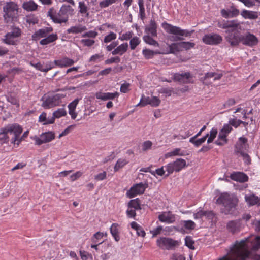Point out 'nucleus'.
Segmentation results:
<instances>
[{"mask_svg":"<svg viewBox=\"0 0 260 260\" xmlns=\"http://www.w3.org/2000/svg\"><path fill=\"white\" fill-rule=\"evenodd\" d=\"M249 241V238L240 241H236L231 247V256L229 257L226 255L219 260H246L250 255V252L246 244V242Z\"/></svg>","mask_w":260,"mask_h":260,"instance_id":"f257e3e1","label":"nucleus"},{"mask_svg":"<svg viewBox=\"0 0 260 260\" xmlns=\"http://www.w3.org/2000/svg\"><path fill=\"white\" fill-rule=\"evenodd\" d=\"M216 202L223 205L221 213L225 215H236V206L238 199L233 195L226 193L221 194L217 199Z\"/></svg>","mask_w":260,"mask_h":260,"instance_id":"f03ea898","label":"nucleus"},{"mask_svg":"<svg viewBox=\"0 0 260 260\" xmlns=\"http://www.w3.org/2000/svg\"><path fill=\"white\" fill-rule=\"evenodd\" d=\"M22 132V127L17 124H8L4 128H1L0 132V142L7 143L9 141V134L12 135V142L19 145L20 140H18L19 136Z\"/></svg>","mask_w":260,"mask_h":260,"instance_id":"7ed1b4c3","label":"nucleus"},{"mask_svg":"<svg viewBox=\"0 0 260 260\" xmlns=\"http://www.w3.org/2000/svg\"><path fill=\"white\" fill-rule=\"evenodd\" d=\"M74 9L70 5H63L58 12L54 8H50L48 11L47 16L50 17L54 23L61 24L66 23L68 21V13L70 12L72 13Z\"/></svg>","mask_w":260,"mask_h":260,"instance_id":"20e7f679","label":"nucleus"},{"mask_svg":"<svg viewBox=\"0 0 260 260\" xmlns=\"http://www.w3.org/2000/svg\"><path fill=\"white\" fill-rule=\"evenodd\" d=\"M162 27L167 33L174 35L170 39L172 41L174 42L182 41L184 39L183 37H189L194 31V30L182 29L179 27L173 26L166 22L162 23Z\"/></svg>","mask_w":260,"mask_h":260,"instance_id":"39448f33","label":"nucleus"},{"mask_svg":"<svg viewBox=\"0 0 260 260\" xmlns=\"http://www.w3.org/2000/svg\"><path fill=\"white\" fill-rule=\"evenodd\" d=\"M4 19L6 23H12L17 20L18 5L14 2L6 3L3 8Z\"/></svg>","mask_w":260,"mask_h":260,"instance_id":"423d86ee","label":"nucleus"},{"mask_svg":"<svg viewBox=\"0 0 260 260\" xmlns=\"http://www.w3.org/2000/svg\"><path fill=\"white\" fill-rule=\"evenodd\" d=\"M10 27L9 31L5 35L2 41L8 45H16V39L21 36V30L19 27L15 26L14 24L8 25V27Z\"/></svg>","mask_w":260,"mask_h":260,"instance_id":"0eeeda50","label":"nucleus"},{"mask_svg":"<svg viewBox=\"0 0 260 260\" xmlns=\"http://www.w3.org/2000/svg\"><path fill=\"white\" fill-rule=\"evenodd\" d=\"M65 95L61 93H57L53 95L42 97L41 101L43 102L42 106L45 109H49L57 106L61 103V99L65 97Z\"/></svg>","mask_w":260,"mask_h":260,"instance_id":"6e6552de","label":"nucleus"},{"mask_svg":"<svg viewBox=\"0 0 260 260\" xmlns=\"http://www.w3.org/2000/svg\"><path fill=\"white\" fill-rule=\"evenodd\" d=\"M186 165V161L182 158L177 159L175 161L168 164L165 166L167 173L165 177H167L170 174L173 173L174 171L179 172Z\"/></svg>","mask_w":260,"mask_h":260,"instance_id":"1a4fd4ad","label":"nucleus"},{"mask_svg":"<svg viewBox=\"0 0 260 260\" xmlns=\"http://www.w3.org/2000/svg\"><path fill=\"white\" fill-rule=\"evenodd\" d=\"M55 138V133L52 131H48L43 133L40 135V137L35 136L32 138L35 141V144L37 145H41L42 144L51 142Z\"/></svg>","mask_w":260,"mask_h":260,"instance_id":"9d476101","label":"nucleus"},{"mask_svg":"<svg viewBox=\"0 0 260 260\" xmlns=\"http://www.w3.org/2000/svg\"><path fill=\"white\" fill-rule=\"evenodd\" d=\"M236 30L233 29H227L225 32L228 34L225 36V40L230 44L232 47H236L239 45L241 42V35L239 34L238 32H235Z\"/></svg>","mask_w":260,"mask_h":260,"instance_id":"9b49d317","label":"nucleus"},{"mask_svg":"<svg viewBox=\"0 0 260 260\" xmlns=\"http://www.w3.org/2000/svg\"><path fill=\"white\" fill-rule=\"evenodd\" d=\"M156 242L158 246L168 250L172 249L178 244L177 241L166 237L158 239Z\"/></svg>","mask_w":260,"mask_h":260,"instance_id":"f8f14e48","label":"nucleus"},{"mask_svg":"<svg viewBox=\"0 0 260 260\" xmlns=\"http://www.w3.org/2000/svg\"><path fill=\"white\" fill-rule=\"evenodd\" d=\"M222 37L217 34H210L205 35L202 38L204 43L206 44L216 45L221 43Z\"/></svg>","mask_w":260,"mask_h":260,"instance_id":"ddd939ff","label":"nucleus"},{"mask_svg":"<svg viewBox=\"0 0 260 260\" xmlns=\"http://www.w3.org/2000/svg\"><path fill=\"white\" fill-rule=\"evenodd\" d=\"M146 188V186L143 183H140L136 184L131 188V189L127 191L126 194L127 196L130 198H133L138 194H143Z\"/></svg>","mask_w":260,"mask_h":260,"instance_id":"4468645a","label":"nucleus"},{"mask_svg":"<svg viewBox=\"0 0 260 260\" xmlns=\"http://www.w3.org/2000/svg\"><path fill=\"white\" fill-rule=\"evenodd\" d=\"M241 39L243 44L249 46L256 45L258 43V39L256 37L249 32L246 34L245 36L241 35Z\"/></svg>","mask_w":260,"mask_h":260,"instance_id":"2eb2a0df","label":"nucleus"},{"mask_svg":"<svg viewBox=\"0 0 260 260\" xmlns=\"http://www.w3.org/2000/svg\"><path fill=\"white\" fill-rule=\"evenodd\" d=\"M191 75L189 72L185 73H176L173 75L174 81L179 82L182 83H188L190 82V78Z\"/></svg>","mask_w":260,"mask_h":260,"instance_id":"dca6fc26","label":"nucleus"},{"mask_svg":"<svg viewBox=\"0 0 260 260\" xmlns=\"http://www.w3.org/2000/svg\"><path fill=\"white\" fill-rule=\"evenodd\" d=\"M241 221V219L230 221L226 224L227 229L233 234L238 232L240 230Z\"/></svg>","mask_w":260,"mask_h":260,"instance_id":"f3484780","label":"nucleus"},{"mask_svg":"<svg viewBox=\"0 0 260 260\" xmlns=\"http://www.w3.org/2000/svg\"><path fill=\"white\" fill-rule=\"evenodd\" d=\"M118 96L119 93L117 92H115L114 93L99 92L95 94V97L96 99H100L103 101L113 100Z\"/></svg>","mask_w":260,"mask_h":260,"instance_id":"a211bd4d","label":"nucleus"},{"mask_svg":"<svg viewBox=\"0 0 260 260\" xmlns=\"http://www.w3.org/2000/svg\"><path fill=\"white\" fill-rule=\"evenodd\" d=\"M239 26V23L237 20H233L231 21L223 20L222 22V29H230L232 28L233 30H236Z\"/></svg>","mask_w":260,"mask_h":260,"instance_id":"6ab92c4d","label":"nucleus"},{"mask_svg":"<svg viewBox=\"0 0 260 260\" xmlns=\"http://www.w3.org/2000/svg\"><path fill=\"white\" fill-rule=\"evenodd\" d=\"M230 178L232 180L244 182L248 180V176L244 173L241 172H234L231 174Z\"/></svg>","mask_w":260,"mask_h":260,"instance_id":"aec40b11","label":"nucleus"},{"mask_svg":"<svg viewBox=\"0 0 260 260\" xmlns=\"http://www.w3.org/2000/svg\"><path fill=\"white\" fill-rule=\"evenodd\" d=\"M128 47L127 43H123L119 46H117V48H115L112 51V54L113 55L117 54L122 55L125 53Z\"/></svg>","mask_w":260,"mask_h":260,"instance_id":"412c9836","label":"nucleus"},{"mask_svg":"<svg viewBox=\"0 0 260 260\" xmlns=\"http://www.w3.org/2000/svg\"><path fill=\"white\" fill-rule=\"evenodd\" d=\"M158 219L162 222H166L168 223H173L174 221V217L173 215H171L170 212H163L162 214L158 216Z\"/></svg>","mask_w":260,"mask_h":260,"instance_id":"4be33fe9","label":"nucleus"},{"mask_svg":"<svg viewBox=\"0 0 260 260\" xmlns=\"http://www.w3.org/2000/svg\"><path fill=\"white\" fill-rule=\"evenodd\" d=\"M86 30L87 28L85 26L79 24L77 25L72 26L67 30V32L68 34H80Z\"/></svg>","mask_w":260,"mask_h":260,"instance_id":"5701e85b","label":"nucleus"},{"mask_svg":"<svg viewBox=\"0 0 260 260\" xmlns=\"http://www.w3.org/2000/svg\"><path fill=\"white\" fill-rule=\"evenodd\" d=\"M238 147L237 146V151L238 150H241L243 151L244 150H247L249 148V144L248 143V140L246 138L241 137L239 138L238 143L237 144Z\"/></svg>","mask_w":260,"mask_h":260,"instance_id":"b1692460","label":"nucleus"},{"mask_svg":"<svg viewBox=\"0 0 260 260\" xmlns=\"http://www.w3.org/2000/svg\"><path fill=\"white\" fill-rule=\"evenodd\" d=\"M79 13L81 14L82 16L89 17V13L88 12L89 8L85 4L84 1H80L79 2Z\"/></svg>","mask_w":260,"mask_h":260,"instance_id":"393cba45","label":"nucleus"},{"mask_svg":"<svg viewBox=\"0 0 260 260\" xmlns=\"http://www.w3.org/2000/svg\"><path fill=\"white\" fill-rule=\"evenodd\" d=\"M193 216L195 219L202 218L203 216H206L209 219H212L214 216V213L212 211L200 210L197 213H194Z\"/></svg>","mask_w":260,"mask_h":260,"instance_id":"a878e982","label":"nucleus"},{"mask_svg":"<svg viewBox=\"0 0 260 260\" xmlns=\"http://www.w3.org/2000/svg\"><path fill=\"white\" fill-rule=\"evenodd\" d=\"M245 200L251 206L260 205V198L254 194L246 196Z\"/></svg>","mask_w":260,"mask_h":260,"instance_id":"bb28decb","label":"nucleus"},{"mask_svg":"<svg viewBox=\"0 0 260 260\" xmlns=\"http://www.w3.org/2000/svg\"><path fill=\"white\" fill-rule=\"evenodd\" d=\"M58 39V36L55 34H52L47 37H45L44 39L41 40L40 41V44L42 45H45L53 42Z\"/></svg>","mask_w":260,"mask_h":260,"instance_id":"cd10ccee","label":"nucleus"},{"mask_svg":"<svg viewBox=\"0 0 260 260\" xmlns=\"http://www.w3.org/2000/svg\"><path fill=\"white\" fill-rule=\"evenodd\" d=\"M22 8L27 11H34L37 9L38 5L33 1H29L24 2Z\"/></svg>","mask_w":260,"mask_h":260,"instance_id":"c85d7f7f","label":"nucleus"},{"mask_svg":"<svg viewBox=\"0 0 260 260\" xmlns=\"http://www.w3.org/2000/svg\"><path fill=\"white\" fill-rule=\"evenodd\" d=\"M157 24L155 20L151 19L149 26L145 29L146 31L150 33L152 36H156L157 35Z\"/></svg>","mask_w":260,"mask_h":260,"instance_id":"c756f323","label":"nucleus"},{"mask_svg":"<svg viewBox=\"0 0 260 260\" xmlns=\"http://www.w3.org/2000/svg\"><path fill=\"white\" fill-rule=\"evenodd\" d=\"M209 134H207L205 136L200 139H197V138H190L189 142L193 144L195 147H198L205 142Z\"/></svg>","mask_w":260,"mask_h":260,"instance_id":"7c9ffc66","label":"nucleus"},{"mask_svg":"<svg viewBox=\"0 0 260 260\" xmlns=\"http://www.w3.org/2000/svg\"><path fill=\"white\" fill-rule=\"evenodd\" d=\"M242 16L245 19H255L258 17L257 13L254 11H250L243 10L241 13Z\"/></svg>","mask_w":260,"mask_h":260,"instance_id":"2f4dec72","label":"nucleus"},{"mask_svg":"<svg viewBox=\"0 0 260 260\" xmlns=\"http://www.w3.org/2000/svg\"><path fill=\"white\" fill-rule=\"evenodd\" d=\"M127 207L136 210L141 209L140 200L138 198L131 200L128 203Z\"/></svg>","mask_w":260,"mask_h":260,"instance_id":"473e14b6","label":"nucleus"},{"mask_svg":"<svg viewBox=\"0 0 260 260\" xmlns=\"http://www.w3.org/2000/svg\"><path fill=\"white\" fill-rule=\"evenodd\" d=\"M46 32L47 31L44 30L43 28L39 29L32 35V40L37 41L41 38L47 37Z\"/></svg>","mask_w":260,"mask_h":260,"instance_id":"72a5a7b5","label":"nucleus"},{"mask_svg":"<svg viewBox=\"0 0 260 260\" xmlns=\"http://www.w3.org/2000/svg\"><path fill=\"white\" fill-rule=\"evenodd\" d=\"M118 225L117 223H113L110 228V233L117 242L120 240V237L118 235Z\"/></svg>","mask_w":260,"mask_h":260,"instance_id":"f704fd0d","label":"nucleus"},{"mask_svg":"<svg viewBox=\"0 0 260 260\" xmlns=\"http://www.w3.org/2000/svg\"><path fill=\"white\" fill-rule=\"evenodd\" d=\"M170 53H174L176 52L181 51V43H173L169 46Z\"/></svg>","mask_w":260,"mask_h":260,"instance_id":"c9c22d12","label":"nucleus"},{"mask_svg":"<svg viewBox=\"0 0 260 260\" xmlns=\"http://www.w3.org/2000/svg\"><path fill=\"white\" fill-rule=\"evenodd\" d=\"M142 53L146 59H150L153 57L155 54H159V52H155L153 50L145 49H143Z\"/></svg>","mask_w":260,"mask_h":260,"instance_id":"e433bc0d","label":"nucleus"},{"mask_svg":"<svg viewBox=\"0 0 260 260\" xmlns=\"http://www.w3.org/2000/svg\"><path fill=\"white\" fill-rule=\"evenodd\" d=\"M143 40L144 42L147 44L154 46L155 47H159L158 43L149 35L144 36Z\"/></svg>","mask_w":260,"mask_h":260,"instance_id":"4c0bfd02","label":"nucleus"},{"mask_svg":"<svg viewBox=\"0 0 260 260\" xmlns=\"http://www.w3.org/2000/svg\"><path fill=\"white\" fill-rule=\"evenodd\" d=\"M104 234L101 232H97L94 234L93 237L91 238V241L93 243H99V244H101L103 241H102V238L103 237Z\"/></svg>","mask_w":260,"mask_h":260,"instance_id":"58836bf2","label":"nucleus"},{"mask_svg":"<svg viewBox=\"0 0 260 260\" xmlns=\"http://www.w3.org/2000/svg\"><path fill=\"white\" fill-rule=\"evenodd\" d=\"M138 5L139 7V16L142 20L145 18V8L143 0H139Z\"/></svg>","mask_w":260,"mask_h":260,"instance_id":"ea45409f","label":"nucleus"},{"mask_svg":"<svg viewBox=\"0 0 260 260\" xmlns=\"http://www.w3.org/2000/svg\"><path fill=\"white\" fill-rule=\"evenodd\" d=\"M128 163V161L125 159H122L120 158L119 159L115 166H114V171L115 172L117 171L118 170H119L120 168H122L123 166H124L126 164Z\"/></svg>","mask_w":260,"mask_h":260,"instance_id":"a19ab883","label":"nucleus"},{"mask_svg":"<svg viewBox=\"0 0 260 260\" xmlns=\"http://www.w3.org/2000/svg\"><path fill=\"white\" fill-rule=\"evenodd\" d=\"M67 115V112L64 108H59L56 111H54L53 113V116L54 118H59L62 116H64Z\"/></svg>","mask_w":260,"mask_h":260,"instance_id":"79ce46f5","label":"nucleus"},{"mask_svg":"<svg viewBox=\"0 0 260 260\" xmlns=\"http://www.w3.org/2000/svg\"><path fill=\"white\" fill-rule=\"evenodd\" d=\"M140 43V40L138 37H134L131 39L129 42L130 48L131 50H134L136 47Z\"/></svg>","mask_w":260,"mask_h":260,"instance_id":"37998d69","label":"nucleus"},{"mask_svg":"<svg viewBox=\"0 0 260 260\" xmlns=\"http://www.w3.org/2000/svg\"><path fill=\"white\" fill-rule=\"evenodd\" d=\"M217 134V130L216 128H212L209 134L208 138L207 139V143L209 144L212 143L214 139L216 138Z\"/></svg>","mask_w":260,"mask_h":260,"instance_id":"c03bdc74","label":"nucleus"},{"mask_svg":"<svg viewBox=\"0 0 260 260\" xmlns=\"http://www.w3.org/2000/svg\"><path fill=\"white\" fill-rule=\"evenodd\" d=\"M260 248V236L255 237L254 241L252 242V246L251 250L256 251Z\"/></svg>","mask_w":260,"mask_h":260,"instance_id":"a18cd8bd","label":"nucleus"},{"mask_svg":"<svg viewBox=\"0 0 260 260\" xmlns=\"http://www.w3.org/2000/svg\"><path fill=\"white\" fill-rule=\"evenodd\" d=\"M180 43L181 51L183 49L186 50H189L192 48H193L195 46V44L194 43H191L190 42H181Z\"/></svg>","mask_w":260,"mask_h":260,"instance_id":"49530a36","label":"nucleus"},{"mask_svg":"<svg viewBox=\"0 0 260 260\" xmlns=\"http://www.w3.org/2000/svg\"><path fill=\"white\" fill-rule=\"evenodd\" d=\"M237 152L239 153L241 156L243 157L245 163L247 165H249L251 163V158L248 154L243 151L241 149H240V150H238Z\"/></svg>","mask_w":260,"mask_h":260,"instance_id":"de8ad7c7","label":"nucleus"},{"mask_svg":"<svg viewBox=\"0 0 260 260\" xmlns=\"http://www.w3.org/2000/svg\"><path fill=\"white\" fill-rule=\"evenodd\" d=\"M183 222V225L186 229L192 230L195 228L196 224L192 220H185Z\"/></svg>","mask_w":260,"mask_h":260,"instance_id":"09e8293b","label":"nucleus"},{"mask_svg":"<svg viewBox=\"0 0 260 260\" xmlns=\"http://www.w3.org/2000/svg\"><path fill=\"white\" fill-rule=\"evenodd\" d=\"M117 0H103L100 2L99 6L101 8H104L115 3Z\"/></svg>","mask_w":260,"mask_h":260,"instance_id":"8fccbe9b","label":"nucleus"},{"mask_svg":"<svg viewBox=\"0 0 260 260\" xmlns=\"http://www.w3.org/2000/svg\"><path fill=\"white\" fill-rule=\"evenodd\" d=\"M150 102V98L145 97L144 95H142L140 102L136 105V106H145L147 104H149Z\"/></svg>","mask_w":260,"mask_h":260,"instance_id":"3c124183","label":"nucleus"},{"mask_svg":"<svg viewBox=\"0 0 260 260\" xmlns=\"http://www.w3.org/2000/svg\"><path fill=\"white\" fill-rule=\"evenodd\" d=\"M185 245L190 249H194V241L190 236H186L185 239Z\"/></svg>","mask_w":260,"mask_h":260,"instance_id":"603ef678","label":"nucleus"},{"mask_svg":"<svg viewBox=\"0 0 260 260\" xmlns=\"http://www.w3.org/2000/svg\"><path fill=\"white\" fill-rule=\"evenodd\" d=\"M116 38V34L111 32L109 35L106 36L104 39V42L106 43H109Z\"/></svg>","mask_w":260,"mask_h":260,"instance_id":"864d4df0","label":"nucleus"},{"mask_svg":"<svg viewBox=\"0 0 260 260\" xmlns=\"http://www.w3.org/2000/svg\"><path fill=\"white\" fill-rule=\"evenodd\" d=\"M98 35L95 31L90 30L82 34V37L84 38H95Z\"/></svg>","mask_w":260,"mask_h":260,"instance_id":"5fc2aeb1","label":"nucleus"},{"mask_svg":"<svg viewBox=\"0 0 260 260\" xmlns=\"http://www.w3.org/2000/svg\"><path fill=\"white\" fill-rule=\"evenodd\" d=\"M242 121L241 120L237 119L236 118L230 119L229 121V123L230 125L237 128L241 124Z\"/></svg>","mask_w":260,"mask_h":260,"instance_id":"6e6d98bb","label":"nucleus"},{"mask_svg":"<svg viewBox=\"0 0 260 260\" xmlns=\"http://www.w3.org/2000/svg\"><path fill=\"white\" fill-rule=\"evenodd\" d=\"M120 61V58L118 56H115L111 57L109 59H107L105 61L106 64H110L113 63H118Z\"/></svg>","mask_w":260,"mask_h":260,"instance_id":"4d7b16f0","label":"nucleus"},{"mask_svg":"<svg viewBox=\"0 0 260 260\" xmlns=\"http://www.w3.org/2000/svg\"><path fill=\"white\" fill-rule=\"evenodd\" d=\"M75 125H71L67 127L61 134H59L58 138H60L61 137L67 135L71 131H72Z\"/></svg>","mask_w":260,"mask_h":260,"instance_id":"13d9d810","label":"nucleus"},{"mask_svg":"<svg viewBox=\"0 0 260 260\" xmlns=\"http://www.w3.org/2000/svg\"><path fill=\"white\" fill-rule=\"evenodd\" d=\"M160 103V100L156 96H153L150 98V102L149 105L153 107H157L159 105Z\"/></svg>","mask_w":260,"mask_h":260,"instance_id":"bf43d9fd","label":"nucleus"},{"mask_svg":"<svg viewBox=\"0 0 260 260\" xmlns=\"http://www.w3.org/2000/svg\"><path fill=\"white\" fill-rule=\"evenodd\" d=\"M81 42L84 46L91 47L95 43V41L90 39H82Z\"/></svg>","mask_w":260,"mask_h":260,"instance_id":"052dcab7","label":"nucleus"},{"mask_svg":"<svg viewBox=\"0 0 260 260\" xmlns=\"http://www.w3.org/2000/svg\"><path fill=\"white\" fill-rule=\"evenodd\" d=\"M63 67H69L73 65L74 63V61L68 57H64L62 58Z\"/></svg>","mask_w":260,"mask_h":260,"instance_id":"680f3d73","label":"nucleus"},{"mask_svg":"<svg viewBox=\"0 0 260 260\" xmlns=\"http://www.w3.org/2000/svg\"><path fill=\"white\" fill-rule=\"evenodd\" d=\"M133 33L132 31H128L125 34H123L121 37H119V39L122 41L128 40L132 38Z\"/></svg>","mask_w":260,"mask_h":260,"instance_id":"e2e57ef3","label":"nucleus"},{"mask_svg":"<svg viewBox=\"0 0 260 260\" xmlns=\"http://www.w3.org/2000/svg\"><path fill=\"white\" fill-rule=\"evenodd\" d=\"M136 210L134 209L128 208L126 212L127 216L129 218H135L136 216Z\"/></svg>","mask_w":260,"mask_h":260,"instance_id":"0e129e2a","label":"nucleus"},{"mask_svg":"<svg viewBox=\"0 0 260 260\" xmlns=\"http://www.w3.org/2000/svg\"><path fill=\"white\" fill-rule=\"evenodd\" d=\"M172 91V88H162L159 91V93L166 94V96H169L171 95Z\"/></svg>","mask_w":260,"mask_h":260,"instance_id":"69168bd1","label":"nucleus"},{"mask_svg":"<svg viewBox=\"0 0 260 260\" xmlns=\"http://www.w3.org/2000/svg\"><path fill=\"white\" fill-rule=\"evenodd\" d=\"M235 104V100L234 99H230L223 104V107L224 108H228L233 106Z\"/></svg>","mask_w":260,"mask_h":260,"instance_id":"338daca9","label":"nucleus"},{"mask_svg":"<svg viewBox=\"0 0 260 260\" xmlns=\"http://www.w3.org/2000/svg\"><path fill=\"white\" fill-rule=\"evenodd\" d=\"M172 260H185V257L179 253H174L171 256Z\"/></svg>","mask_w":260,"mask_h":260,"instance_id":"774afa93","label":"nucleus"}]
</instances>
